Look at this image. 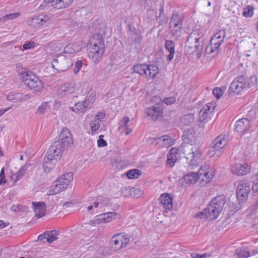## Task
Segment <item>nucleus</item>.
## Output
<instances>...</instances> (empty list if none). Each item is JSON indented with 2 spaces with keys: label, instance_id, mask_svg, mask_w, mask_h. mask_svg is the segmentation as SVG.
Returning <instances> with one entry per match:
<instances>
[{
  "label": "nucleus",
  "instance_id": "nucleus-1",
  "mask_svg": "<svg viewBox=\"0 0 258 258\" xmlns=\"http://www.w3.org/2000/svg\"><path fill=\"white\" fill-rule=\"evenodd\" d=\"M214 173L210 169L208 164H205L202 165L198 172H190L180 179L178 183L182 186H186L190 184H195L198 179L205 181L206 183L210 182L214 177Z\"/></svg>",
  "mask_w": 258,
  "mask_h": 258
},
{
  "label": "nucleus",
  "instance_id": "nucleus-2",
  "mask_svg": "<svg viewBox=\"0 0 258 258\" xmlns=\"http://www.w3.org/2000/svg\"><path fill=\"white\" fill-rule=\"evenodd\" d=\"M225 204V199L223 195L214 198L208 205L204 211L196 215L200 218L208 219L209 220L216 219L223 210Z\"/></svg>",
  "mask_w": 258,
  "mask_h": 258
},
{
  "label": "nucleus",
  "instance_id": "nucleus-3",
  "mask_svg": "<svg viewBox=\"0 0 258 258\" xmlns=\"http://www.w3.org/2000/svg\"><path fill=\"white\" fill-rule=\"evenodd\" d=\"M88 46L89 57L95 62H98L102 57L105 48L104 40L101 35L100 34L93 35Z\"/></svg>",
  "mask_w": 258,
  "mask_h": 258
},
{
  "label": "nucleus",
  "instance_id": "nucleus-4",
  "mask_svg": "<svg viewBox=\"0 0 258 258\" xmlns=\"http://www.w3.org/2000/svg\"><path fill=\"white\" fill-rule=\"evenodd\" d=\"M178 154L180 158L185 160L191 166H196L201 162V153L196 149L194 151L191 145H181Z\"/></svg>",
  "mask_w": 258,
  "mask_h": 258
},
{
  "label": "nucleus",
  "instance_id": "nucleus-5",
  "mask_svg": "<svg viewBox=\"0 0 258 258\" xmlns=\"http://www.w3.org/2000/svg\"><path fill=\"white\" fill-rule=\"evenodd\" d=\"M21 80L30 89L34 91H40L43 88L42 81L32 72L23 69L22 72L18 71Z\"/></svg>",
  "mask_w": 258,
  "mask_h": 258
},
{
  "label": "nucleus",
  "instance_id": "nucleus-6",
  "mask_svg": "<svg viewBox=\"0 0 258 258\" xmlns=\"http://www.w3.org/2000/svg\"><path fill=\"white\" fill-rule=\"evenodd\" d=\"M228 140L227 136L221 135L216 138L211 143L209 154L210 156H219L222 154L227 144Z\"/></svg>",
  "mask_w": 258,
  "mask_h": 258
},
{
  "label": "nucleus",
  "instance_id": "nucleus-7",
  "mask_svg": "<svg viewBox=\"0 0 258 258\" xmlns=\"http://www.w3.org/2000/svg\"><path fill=\"white\" fill-rule=\"evenodd\" d=\"M134 72L149 78L154 79L159 73V69L156 65L139 63L134 66Z\"/></svg>",
  "mask_w": 258,
  "mask_h": 258
},
{
  "label": "nucleus",
  "instance_id": "nucleus-8",
  "mask_svg": "<svg viewBox=\"0 0 258 258\" xmlns=\"http://www.w3.org/2000/svg\"><path fill=\"white\" fill-rule=\"evenodd\" d=\"M250 190V183L247 180H242L238 181L236 196L240 204L247 200Z\"/></svg>",
  "mask_w": 258,
  "mask_h": 258
},
{
  "label": "nucleus",
  "instance_id": "nucleus-9",
  "mask_svg": "<svg viewBox=\"0 0 258 258\" xmlns=\"http://www.w3.org/2000/svg\"><path fill=\"white\" fill-rule=\"evenodd\" d=\"M52 66L58 72H64L72 66V62L70 58H67L64 55H61L53 60Z\"/></svg>",
  "mask_w": 258,
  "mask_h": 258
},
{
  "label": "nucleus",
  "instance_id": "nucleus-10",
  "mask_svg": "<svg viewBox=\"0 0 258 258\" xmlns=\"http://www.w3.org/2000/svg\"><path fill=\"white\" fill-rule=\"evenodd\" d=\"M247 77L244 75H241L232 82L230 86V90L234 92L239 93L244 89H246Z\"/></svg>",
  "mask_w": 258,
  "mask_h": 258
},
{
  "label": "nucleus",
  "instance_id": "nucleus-11",
  "mask_svg": "<svg viewBox=\"0 0 258 258\" xmlns=\"http://www.w3.org/2000/svg\"><path fill=\"white\" fill-rule=\"evenodd\" d=\"M204 40L203 34L199 30H196L187 37L185 42H188L191 46L197 45L198 44H201V47H203Z\"/></svg>",
  "mask_w": 258,
  "mask_h": 258
},
{
  "label": "nucleus",
  "instance_id": "nucleus-12",
  "mask_svg": "<svg viewBox=\"0 0 258 258\" xmlns=\"http://www.w3.org/2000/svg\"><path fill=\"white\" fill-rule=\"evenodd\" d=\"M69 148L57 140L50 146L48 152L49 154H51L56 157L59 158L62 156L63 151Z\"/></svg>",
  "mask_w": 258,
  "mask_h": 258
},
{
  "label": "nucleus",
  "instance_id": "nucleus-13",
  "mask_svg": "<svg viewBox=\"0 0 258 258\" xmlns=\"http://www.w3.org/2000/svg\"><path fill=\"white\" fill-rule=\"evenodd\" d=\"M73 0H44L43 3L39 7H41L51 4V6L55 9H60L69 7L73 3Z\"/></svg>",
  "mask_w": 258,
  "mask_h": 258
},
{
  "label": "nucleus",
  "instance_id": "nucleus-14",
  "mask_svg": "<svg viewBox=\"0 0 258 258\" xmlns=\"http://www.w3.org/2000/svg\"><path fill=\"white\" fill-rule=\"evenodd\" d=\"M76 88V86L75 82H66L60 85L58 88L57 94L58 96L62 97L74 93Z\"/></svg>",
  "mask_w": 258,
  "mask_h": 258
},
{
  "label": "nucleus",
  "instance_id": "nucleus-15",
  "mask_svg": "<svg viewBox=\"0 0 258 258\" xmlns=\"http://www.w3.org/2000/svg\"><path fill=\"white\" fill-rule=\"evenodd\" d=\"M58 140L70 148L74 144L73 135L71 131L67 127H63L61 131Z\"/></svg>",
  "mask_w": 258,
  "mask_h": 258
},
{
  "label": "nucleus",
  "instance_id": "nucleus-16",
  "mask_svg": "<svg viewBox=\"0 0 258 258\" xmlns=\"http://www.w3.org/2000/svg\"><path fill=\"white\" fill-rule=\"evenodd\" d=\"M250 124V120L247 118L239 119L235 123V131L240 136H242L249 130Z\"/></svg>",
  "mask_w": 258,
  "mask_h": 258
},
{
  "label": "nucleus",
  "instance_id": "nucleus-17",
  "mask_svg": "<svg viewBox=\"0 0 258 258\" xmlns=\"http://www.w3.org/2000/svg\"><path fill=\"white\" fill-rule=\"evenodd\" d=\"M56 158L47 151L43 160V166L45 172H49L54 167L56 163Z\"/></svg>",
  "mask_w": 258,
  "mask_h": 258
},
{
  "label": "nucleus",
  "instance_id": "nucleus-18",
  "mask_svg": "<svg viewBox=\"0 0 258 258\" xmlns=\"http://www.w3.org/2000/svg\"><path fill=\"white\" fill-rule=\"evenodd\" d=\"M188 42L185 43V52L186 54H195L198 58H200L203 51V47H201V44H198L197 45L191 46Z\"/></svg>",
  "mask_w": 258,
  "mask_h": 258
},
{
  "label": "nucleus",
  "instance_id": "nucleus-19",
  "mask_svg": "<svg viewBox=\"0 0 258 258\" xmlns=\"http://www.w3.org/2000/svg\"><path fill=\"white\" fill-rule=\"evenodd\" d=\"M145 113L148 120H156L162 115L161 108L159 107L152 106L146 109Z\"/></svg>",
  "mask_w": 258,
  "mask_h": 258
},
{
  "label": "nucleus",
  "instance_id": "nucleus-20",
  "mask_svg": "<svg viewBox=\"0 0 258 258\" xmlns=\"http://www.w3.org/2000/svg\"><path fill=\"white\" fill-rule=\"evenodd\" d=\"M90 105L91 102L87 99H85L84 101L76 103L71 107V109L72 111L76 113L79 114L85 112L88 107H90Z\"/></svg>",
  "mask_w": 258,
  "mask_h": 258
},
{
  "label": "nucleus",
  "instance_id": "nucleus-21",
  "mask_svg": "<svg viewBox=\"0 0 258 258\" xmlns=\"http://www.w3.org/2000/svg\"><path fill=\"white\" fill-rule=\"evenodd\" d=\"M231 171L234 174L237 175H244L246 174L249 171L248 165L247 164L242 165L237 163L231 167Z\"/></svg>",
  "mask_w": 258,
  "mask_h": 258
},
{
  "label": "nucleus",
  "instance_id": "nucleus-22",
  "mask_svg": "<svg viewBox=\"0 0 258 258\" xmlns=\"http://www.w3.org/2000/svg\"><path fill=\"white\" fill-rule=\"evenodd\" d=\"M57 235L58 232L56 230L47 231L38 237V240L42 241L45 239L47 242L51 243L57 239Z\"/></svg>",
  "mask_w": 258,
  "mask_h": 258
},
{
  "label": "nucleus",
  "instance_id": "nucleus-23",
  "mask_svg": "<svg viewBox=\"0 0 258 258\" xmlns=\"http://www.w3.org/2000/svg\"><path fill=\"white\" fill-rule=\"evenodd\" d=\"M119 218L120 216L115 212H107L105 213L100 214L96 216L97 221L98 223H105L110 222L113 218Z\"/></svg>",
  "mask_w": 258,
  "mask_h": 258
},
{
  "label": "nucleus",
  "instance_id": "nucleus-24",
  "mask_svg": "<svg viewBox=\"0 0 258 258\" xmlns=\"http://www.w3.org/2000/svg\"><path fill=\"white\" fill-rule=\"evenodd\" d=\"M160 204L163 207L167 210H170L173 207L172 199L167 193H164L160 196L159 198Z\"/></svg>",
  "mask_w": 258,
  "mask_h": 258
},
{
  "label": "nucleus",
  "instance_id": "nucleus-25",
  "mask_svg": "<svg viewBox=\"0 0 258 258\" xmlns=\"http://www.w3.org/2000/svg\"><path fill=\"white\" fill-rule=\"evenodd\" d=\"M155 141H157L159 146L167 148L172 146L175 141V140L173 141L170 137L167 135L155 138Z\"/></svg>",
  "mask_w": 258,
  "mask_h": 258
},
{
  "label": "nucleus",
  "instance_id": "nucleus-26",
  "mask_svg": "<svg viewBox=\"0 0 258 258\" xmlns=\"http://www.w3.org/2000/svg\"><path fill=\"white\" fill-rule=\"evenodd\" d=\"M33 208L35 213V216L38 218L42 217L45 214L46 206L44 203L42 202H32Z\"/></svg>",
  "mask_w": 258,
  "mask_h": 258
},
{
  "label": "nucleus",
  "instance_id": "nucleus-27",
  "mask_svg": "<svg viewBox=\"0 0 258 258\" xmlns=\"http://www.w3.org/2000/svg\"><path fill=\"white\" fill-rule=\"evenodd\" d=\"M73 179V173L68 172L61 176L56 181L61 186V189L64 190L67 188L70 182L72 181Z\"/></svg>",
  "mask_w": 258,
  "mask_h": 258
},
{
  "label": "nucleus",
  "instance_id": "nucleus-28",
  "mask_svg": "<svg viewBox=\"0 0 258 258\" xmlns=\"http://www.w3.org/2000/svg\"><path fill=\"white\" fill-rule=\"evenodd\" d=\"M29 98L30 96L28 94L24 95L20 93H11L7 96L8 100L13 102L25 101Z\"/></svg>",
  "mask_w": 258,
  "mask_h": 258
},
{
  "label": "nucleus",
  "instance_id": "nucleus-29",
  "mask_svg": "<svg viewBox=\"0 0 258 258\" xmlns=\"http://www.w3.org/2000/svg\"><path fill=\"white\" fill-rule=\"evenodd\" d=\"M82 46L79 42L70 43L63 48V51L66 53L73 54L81 50Z\"/></svg>",
  "mask_w": 258,
  "mask_h": 258
},
{
  "label": "nucleus",
  "instance_id": "nucleus-30",
  "mask_svg": "<svg viewBox=\"0 0 258 258\" xmlns=\"http://www.w3.org/2000/svg\"><path fill=\"white\" fill-rule=\"evenodd\" d=\"M194 122L195 116L192 113L185 114L180 118V125L182 126H191Z\"/></svg>",
  "mask_w": 258,
  "mask_h": 258
},
{
  "label": "nucleus",
  "instance_id": "nucleus-31",
  "mask_svg": "<svg viewBox=\"0 0 258 258\" xmlns=\"http://www.w3.org/2000/svg\"><path fill=\"white\" fill-rule=\"evenodd\" d=\"M120 234H117L111 237L110 242L111 244V247L114 250H118L123 248L120 239Z\"/></svg>",
  "mask_w": 258,
  "mask_h": 258
},
{
  "label": "nucleus",
  "instance_id": "nucleus-32",
  "mask_svg": "<svg viewBox=\"0 0 258 258\" xmlns=\"http://www.w3.org/2000/svg\"><path fill=\"white\" fill-rule=\"evenodd\" d=\"M177 148L175 147L172 148L167 157V164L170 167H173L176 162L177 158Z\"/></svg>",
  "mask_w": 258,
  "mask_h": 258
},
{
  "label": "nucleus",
  "instance_id": "nucleus-33",
  "mask_svg": "<svg viewBox=\"0 0 258 258\" xmlns=\"http://www.w3.org/2000/svg\"><path fill=\"white\" fill-rule=\"evenodd\" d=\"M203 110H200L199 113V118L197 121V125L199 128H202L205 127V125L208 121V114L205 113Z\"/></svg>",
  "mask_w": 258,
  "mask_h": 258
},
{
  "label": "nucleus",
  "instance_id": "nucleus-34",
  "mask_svg": "<svg viewBox=\"0 0 258 258\" xmlns=\"http://www.w3.org/2000/svg\"><path fill=\"white\" fill-rule=\"evenodd\" d=\"M166 49L169 51V54L168 55V60L172 59L174 54V43L171 40H166L165 44Z\"/></svg>",
  "mask_w": 258,
  "mask_h": 258
},
{
  "label": "nucleus",
  "instance_id": "nucleus-35",
  "mask_svg": "<svg viewBox=\"0 0 258 258\" xmlns=\"http://www.w3.org/2000/svg\"><path fill=\"white\" fill-rule=\"evenodd\" d=\"M238 258H247L249 256V248L245 246L239 247L235 251Z\"/></svg>",
  "mask_w": 258,
  "mask_h": 258
},
{
  "label": "nucleus",
  "instance_id": "nucleus-36",
  "mask_svg": "<svg viewBox=\"0 0 258 258\" xmlns=\"http://www.w3.org/2000/svg\"><path fill=\"white\" fill-rule=\"evenodd\" d=\"M225 35L226 33L224 30H220L214 35L211 40L213 42H218V43L221 44L223 42Z\"/></svg>",
  "mask_w": 258,
  "mask_h": 258
},
{
  "label": "nucleus",
  "instance_id": "nucleus-37",
  "mask_svg": "<svg viewBox=\"0 0 258 258\" xmlns=\"http://www.w3.org/2000/svg\"><path fill=\"white\" fill-rule=\"evenodd\" d=\"M195 133L192 128H187L184 131L182 135V139L184 143H188L189 141H191L194 138Z\"/></svg>",
  "mask_w": 258,
  "mask_h": 258
},
{
  "label": "nucleus",
  "instance_id": "nucleus-38",
  "mask_svg": "<svg viewBox=\"0 0 258 258\" xmlns=\"http://www.w3.org/2000/svg\"><path fill=\"white\" fill-rule=\"evenodd\" d=\"M64 190L61 189V186L57 182H55V184L52 185L50 186L49 190L48 191L47 195L48 196H52L58 194L59 192Z\"/></svg>",
  "mask_w": 258,
  "mask_h": 258
},
{
  "label": "nucleus",
  "instance_id": "nucleus-39",
  "mask_svg": "<svg viewBox=\"0 0 258 258\" xmlns=\"http://www.w3.org/2000/svg\"><path fill=\"white\" fill-rule=\"evenodd\" d=\"M48 20L49 18L48 16L39 15L33 18L32 19V22L34 24L42 25L46 23Z\"/></svg>",
  "mask_w": 258,
  "mask_h": 258
},
{
  "label": "nucleus",
  "instance_id": "nucleus-40",
  "mask_svg": "<svg viewBox=\"0 0 258 258\" xmlns=\"http://www.w3.org/2000/svg\"><path fill=\"white\" fill-rule=\"evenodd\" d=\"M48 47L54 52H59L63 47L62 43L59 41H53L49 43Z\"/></svg>",
  "mask_w": 258,
  "mask_h": 258
},
{
  "label": "nucleus",
  "instance_id": "nucleus-41",
  "mask_svg": "<svg viewBox=\"0 0 258 258\" xmlns=\"http://www.w3.org/2000/svg\"><path fill=\"white\" fill-rule=\"evenodd\" d=\"M27 169V168L26 166H22L15 175L11 177L12 179L14 182L18 181L24 176Z\"/></svg>",
  "mask_w": 258,
  "mask_h": 258
},
{
  "label": "nucleus",
  "instance_id": "nucleus-42",
  "mask_svg": "<svg viewBox=\"0 0 258 258\" xmlns=\"http://www.w3.org/2000/svg\"><path fill=\"white\" fill-rule=\"evenodd\" d=\"M141 175V171L137 169L130 170L126 173V176L130 179L138 178Z\"/></svg>",
  "mask_w": 258,
  "mask_h": 258
},
{
  "label": "nucleus",
  "instance_id": "nucleus-43",
  "mask_svg": "<svg viewBox=\"0 0 258 258\" xmlns=\"http://www.w3.org/2000/svg\"><path fill=\"white\" fill-rule=\"evenodd\" d=\"M120 234V239L121 240L122 245L123 247L127 246L131 241V236L125 233H119Z\"/></svg>",
  "mask_w": 258,
  "mask_h": 258
},
{
  "label": "nucleus",
  "instance_id": "nucleus-44",
  "mask_svg": "<svg viewBox=\"0 0 258 258\" xmlns=\"http://www.w3.org/2000/svg\"><path fill=\"white\" fill-rule=\"evenodd\" d=\"M20 15V13H11L10 14L6 15L4 17L0 18V21L3 22H6L10 20H13L18 17Z\"/></svg>",
  "mask_w": 258,
  "mask_h": 258
},
{
  "label": "nucleus",
  "instance_id": "nucleus-45",
  "mask_svg": "<svg viewBox=\"0 0 258 258\" xmlns=\"http://www.w3.org/2000/svg\"><path fill=\"white\" fill-rule=\"evenodd\" d=\"M253 14V8L251 6H247L244 9L242 15L245 17H251Z\"/></svg>",
  "mask_w": 258,
  "mask_h": 258
},
{
  "label": "nucleus",
  "instance_id": "nucleus-46",
  "mask_svg": "<svg viewBox=\"0 0 258 258\" xmlns=\"http://www.w3.org/2000/svg\"><path fill=\"white\" fill-rule=\"evenodd\" d=\"M256 77L255 76H252L249 79L247 78L246 80V86L247 88H249L252 86H254L256 84Z\"/></svg>",
  "mask_w": 258,
  "mask_h": 258
},
{
  "label": "nucleus",
  "instance_id": "nucleus-47",
  "mask_svg": "<svg viewBox=\"0 0 258 258\" xmlns=\"http://www.w3.org/2000/svg\"><path fill=\"white\" fill-rule=\"evenodd\" d=\"M100 122L99 120H92L90 124L91 131L93 134L95 131L99 129L100 127Z\"/></svg>",
  "mask_w": 258,
  "mask_h": 258
},
{
  "label": "nucleus",
  "instance_id": "nucleus-48",
  "mask_svg": "<svg viewBox=\"0 0 258 258\" xmlns=\"http://www.w3.org/2000/svg\"><path fill=\"white\" fill-rule=\"evenodd\" d=\"M47 106V102H45L41 104L40 106L37 108L36 113L38 114H43L45 112Z\"/></svg>",
  "mask_w": 258,
  "mask_h": 258
},
{
  "label": "nucleus",
  "instance_id": "nucleus-49",
  "mask_svg": "<svg viewBox=\"0 0 258 258\" xmlns=\"http://www.w3.org/2000/svg\"><path fill=\"white\" fill-rule=\"evenodd\" d=\"M190 255L192 258H206L207 257L210 256L211 254L207 253L199 254L198 253L193 252L190 254Z\"/></svg>",
  "mask_w": 258,
  "mask_h": 258
},
{
  "label": "nucleus",
  "instance_id": "nucleus-50",
  "mask_svg": "<svg viewBox=\"0 0 258 258\" xmlns=\"http://www.w3.org/2000/svg\"><path fill=\"white\" fill-rule=\"evenodd\" d=\"M7 180L5 174L4 167L2 168L0 172V185L6 183Z\"/></svg>",
  "mask_w": 258,
  "mask_h": 258
},
{
  "label": "nucleus",
  "instance_id": "nucleus-51",
  "mask_svg": "<svg viewBox=\"0 0 258 258\" xmlns=\"http://www.w3.org/2000/svg\"><path fill=\"white\" fill-rule=\"evenodd\" d=\"M252 190L254 192H258V174L255 176V178L253 180Z\"/></svg>",
  "mask_w": 258,
  "mask_h": 258
},
{
  "label": "nucleus",
  "instance_id": "nucleus-52",
  "mask_svg": "<svg viewBox=\"0 0 258 258\" xmlns=\"http://www.w3.org/2000/svg\"><path fill=\"white\" fill-rule=\"evenodd\" d=\"M103 135H100L99 136V139L97 141L98 146L99 147H105L107 146V143L103 138Z\"/></svg>",
  "mask_w": 258,
  "mask_h": 258
},
{
  "label": "nucleus",
  "instance_id": "nucleus-53",
  "mask_svg": "<svg viewBox=\"0 0 258 258\" xmlns=\"http://www.w3.org/2000/svg\"><path fill=\"white\" fill-rule=\"evenodd\" d=\"M176 101V98L174 96H171L169 97L165 98L164 99V102L167 105H171Z\"/></svg>",
  "mask_w": 258,
  "mask_h": 258
},
{
  "label": "nucleus",
  "instance_id": "nucleus-54",
  "mask_svg": "<svg viewBox=\"0 0 258 258\" xmlns=\"http://www.w3.org/2000/svg\"><path fill=\"white\" fill-rule=\"evenodd\" d=\"M130 195L133 196L134 197L137 196H140L142 194L141 190L138 188H136L135 187L132 188L130 189Z\"/></svg>",
  "mask_w": 258,
  "mask_h": 258
},
{
  "label": "nucleus",
  "instance_id": "nucleus-55",
  "mask_svg": "<svg viewBox=\"0 0 258 258\" xmlns=\"http://www.w3.org/2000/svg\"><path fill=\"white\" fill-rule=\"evenodd\" d=\"M82 62L81 60H77L76 62L75 66L74 69V73L75 74H77L79 72V71H80V69L82 68Z\"/></svg>",
  "mask_w": 258,
  "mask_h": 258
},
{
  "label": "nucleus",
  "instance_id": "nucleus-56",
  "mask_svg": "<svg viewBox=\"0 0 258 258\" xmlns=\"http://www.w3.org/2000/svg\"><path fill=\"white\" fill-rule=\"evenodd\" d=\"M218 42H213L212 40L210 41V44L212 47V49L214 50V52L217 53L219 50V48L221 44L220 43H218Z\"/></svg>",
  "mask_w": 258,
  "mask_h": 258
},
{
  "label": "nucleus",
  "instance_id": "nucleus-57",
  "mask_svg": "<svg viewBox=\"0 0 258 258\" xmlns=\"http://www.w3.org/2000/svg\"><path fill=\"white\" fill-rule=\"evenodd\" d=\"M127 33H130L131 34L138 35L136 28L133 26L131 24H128L127 26Z\"/></svg>",
  "mask_w": 258,
  "mask_h": 258
},
{
  "label": "nucleus",
  "instance_id": "nucleus-58",
  "mask_svg": "<svg viewBox=\"0 0 258 258\" xmlns=\"http://www.w3.org/2000/svg\"><path fill=\"white\" fill-rule=\"evenodd\" d=\"M213 94L218 99L222 95L223 93L220 88H215L213 91Z\"/></svg>",
  "mask_w": 258,
  "mask_h": 258
},
{
  "label": "nucleus",
  "instance_id": "nucleus-59",
  "mask_svg": "<svg viewBox=\"0 0 258 258\" xmlns=\"http://www.w3.org/2000/svg\"><path fill=\"white\" fill-rule=\"evenodd\" d=\"M100 208L103 206H111V203L110 202V200L107 199H105L101 201H100Z\"/></svg>",
  "mask_w": 258,
  "mask_h": 258
},
{
  "label": "nucleus",
  "instance_id": "nucleus-60",
  "mask_svg": "<svg viewBox=\"0 0 258 258\" xmlns=\"http://www.w3.org/2000/svg\"><path fill=\"white\" fill-rule=\"evenodd\" d=\"M124 124H122L120 127H119V129L126 128L127 127V124L130 121V118L127 116H124L123 118L122 121Z\"/></svg>",
  "mask_w": 258,
  "mask_h": 258
},
{
  "label": "nucleus",
  "instance_id": "nucleus-61",
  "mask_svg": "<svg viewBox=\"0 0 258 258\" xmlns=\"http://www.w3.org/2000/svg\"><path fill=\"white\" fill-rule=\"evenodd\" d=\"M34 42H27V43L24 44L23 45V47L24 49H26V50L33 48V47H34Z\"/></svg>",
  "mask_w": 258,
  "mask_h": 258
},
{
  "label": "nucleus",
  "instance_id": "nucleus-62",
  "mask_svg": "<svg viewBox=\"0 0 258 258\" xmlns=\"http://www.w3.org/2000/svg\"><path fill=\"white\" fill-rule=\"evenodd\" d=\"M257 209H258V200H257V201L256 202L255 204L251 205L249 207V210L250 213H253L255 211H256Z\"/></svg>",
  "mask_w": 258,
  "mask_h": 258
},
{
  "label": "nucleus",
  "instance_id": "nucleus-63",
  "mask_svg": "<svg viewBox=\"0 0 258 258\" xmlns=\"http://www.w3.org/2000/svg\"><path fill=\"white\" fill-rule=\"evenodd\" d=\"M105 116V114L102 112L98 113L94 117V120H99V122Z\"/></svg>",
  "mask_w": 258,
  "mask_h": 258
},
{
  "label": "nucleus",
  "instance_id": "nucleus-64",
  "mask_svg": "<svg viewBox=\"0 0 258 258\" xmlns=\"http://www.w3.org/2000/svg\"><path fill=\"white\" fill-rule=\"evenodd\" d=\"M131 189L130 187H124L121 189V192L124 196H128L130 195V189Z\"/></svg>",
  "mask_w": 258,
  "mask_h": 258
}]
</instances>
